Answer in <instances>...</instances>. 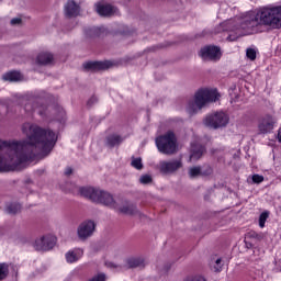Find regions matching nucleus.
Wrapping results in <instances>:
<instances>
[{
  "mask_svg": "<svg viewBox=\"0 0 281 281\" xmlns=\"http://www.w3.org/2000/svg\"><path fill=\"white\" fill-rule=\"evenodd\" d=\"M22 133L24 140L0 142V172L20 170L21 164L50 154L58 139L56 133L32 123H24Z\"/></svg>",
  "mask_w": 281,
  "mask_h": 281,
  "instance_id": "1",
  "label": "nucleus"
},
{
  "mask_svg": "<svg viewBox=\"0 0 281 281\" xmlns=\"http://www.w3.org/2000/svg\"><path fill=\"white\" fill-rule=\"evenodd\" d=\"M79 192L81 196L89 199L92 203L105 205V207L115 210V212H120L121 214H133L134 212H137V207L133 203L115 200V198L105 190L93 187H82Z\"/></svg>",
  "mask_w": 281,
  "mask_h": 281,
  "instance_id": "2",
  "label": "nucleus"
},
{
  "mask_svg": "<svg viewBox=\"0 0 281 281\" xmlns=\"http://www.w3.org/2000/svg\"><path fill=\"white\" fill-rule=\"evenodd\" d=\"M248 25H267L271 30H281V5L259 9Z\"/></svg>",
  "mask_w": 281,
  "mask_h": 281,
  "instance_id": "3",
  "label": "nucleus"
},
{
  "mask_svg": "<svg viewBox=\"0 0 281 281\" xmlns=\"http://www.w3.org/2000/svg\"><path fill=\"white\" fill-rule=\"evenodd\" d=\"M220 98L221 94L216 89L202 88L195 92L193 100L189 101L187 113L194 115L198 111H201L203 106L210 104V102H216Z\"/></svg>",
  "mask_w": 281,
  "mask_h": 281,
  "instance_id": "4",
  "label": "nucleus"
},
{
  "mask_svg": "<svg viewBox=\"0 0 281 281\" xmlns=\"http://www.w3.org/2000/svg\"><path fill=\"white\" fill-rule=\"evenodd\" d=\"M223 32H228V41H236L247 34V15L236 16L221 24Z\"/></svg>",
  "mask_w": 281,
  "mask_h": 281,
  "instance_id": "5",
  "label": "nucleus"
},
{
  "mask_svg": "<svg viewBox=\"0 0 281 281\" xmlns=\"http://www.w3.org/2000/svg\"><path fill=\"white\" fill-rule=\"evenodd\" d=\"M204 126L207 128H213L214 131L218 128H225L229 124V114L220 111L207 114L203 120Z\"/></svg>",
  "mask_w": 281,
  "mask_h": 281,
  "instance_id": "6",
  "label": "nucleus"
},
{
  "mask_svg": "<svg viewBox=\"0 0 281 281\" xmlns=\"http://www.w3.org/2000/svg\"><path fill=\"white\" fill-rule=\"evenodd\" d=\"M156 146L159 153H164V155H172L177 150V137H175V133L168 132L164 136L156 138Z\"/></svg>",
  "mask_w": 281,
  "mask_h": 281,
  "instance_id": "7",
  "label": "nucleus"
},
{
  "mask_svg": "<svg viewBox=\"0 0 281 281\" xmlns=\"http://www.w3.org/2000/svg\"><path fill=\"white\" fill-rule=\"evenodd\" d=\"M57 241L58 239L56 238V235L46 234L37 237L33 243V247L36 251H50V249L56 247Z\"/></svg>",
  "mask_w": 281,
  "mask_h": 281,
  "instance_id": "8",
  "label": "nucleus"
},
{
  "mask_svg": "<svg viewBox=\"0 0 281 281\" xmlns=\"http://www.w3.org/2000/svg\"><path fill=\"white\" fill-rule=\"evenodd\" d=\"M277 124L278 120H276L271 114L260 116L257 125L259 135H269V133H273Z\"/></svg>",
  "mask_w": 281,
  "mask_h": 281,
  "instance_id": "9",
  "label": "nucleus"
},
{
  "mask_svg": "<svg viewBox=\"0 0 281 281\" xmlns=\"http://www.w3.org/2000/svg\"><path fill=\"white\" fill-rule=\"evenodd\" d=\"M93 232H95V222L91 220L82 222L77 228L78 238L81 240H87L93 236Z\"/></svg>",
  "mask_w": 281,
  "mask_h": 281,
  "instance_id": "10",
  "label": "nucleus"
},
{
  "mask_svg": "<svg viewBox=\"0 0 281 281\" xmlns=\"http://www.w3.org/2000/svg\"><path fill=\"white\" fill-rule=\"evenodd\" d=\"M181 166H183L181 159H173L160 161L158 168L164 175H172V172H177Z\"/></svg>",
  "mask_w": 281,
  "mask_h": 281,
  "instance_id": "11",
  "label": "nucleus"
},
{
  "mask_svg": "<svg viewBox=\"0 0 281 281\" xmlns=\"http://www.w3.org/2000/svg\"><path fill=\"white\" fill-rule=\"evenodd\" d=\"M223 53L218 46H205L200 50L203 60H220Z\"/></svg>",
  "mask_w": 281,
  "mask_h": 281,
  "instance_id": "12",
  "label": "nucleus"
},
{
  "mask_svg": "<svg viewBox=\"0 0 281 281\" xmlns=\"http://www.w3.org/2000/svg\"><path fill=\"white\" fill-rule=\"evenodd\" d=\"M95 11L100 16H111L117 14V9L109 3L99 2L95 4Z\"/></svg>",
  "mask_w": 281,
  "mask_h": 281,
  "instance_id": "13",
  "label": "nucleus"
},
{
  "mask_svg": "<svg viewBox=\"0 0 281 281\" xmlns=\"http://www.w3.org/2000/svg\"><path fill=\"white\" fill-rule=\"evenodd\" d=\"M82 256H85V250L81 248H74L66 252L65 258L68 265H74V262H78Z\"/></svg>",
  "mask_w": 281,
  "mask_h": 281,
  "instance_id": "14",
  "label": "nucleus"
},
{
  "mask_svg": "<svg viewBox=\"0 0 281 281\" xmlns=\"http://www.w3.org/2000/svg\"><path fill=\"white\" fill-rule=\"evenodd\" d=\"M127 269H136L137 267H146V259L144 257H128L125 260Z\"/></svg>",
  "mask_w": 281,
  "mask_h": 281,
  "instance_id": "15",
  "label": "nucleus"
},
{
  "mask_svg": "<svg viewBox=\"0 0 281 281\" xmlns=\"http://www.w3.org/2000/svg\"><path fill=\"white\" fill-rule=\"evenodd\" d=\"M66 16H78L80 14V5L76 1L70 0L65 5Z\"/></svg>",
  "mask_w": 281,
  "mask_h": 281,
  "instance_id": "16",
  "label": "nucleus"
},
{
  "mask_svg": "<svg viewBox=\"0 0 281 281\" xmlns=\"http://www.w3.org/2000/svg\"><path fill=\"white\" fill-rule=\"evenodd\" d=\"M204 150L205 148L201 146V144L192 143L190 161H196V159H201V156L203 155Z\"/></svg>",
  "mask_w": 281,
  "mask_h": 281,
  "instance_id": "17",
  "label": "nucleus"
},
{
  "mask_svg": "<svg viewBox=\"0 0 281 281\" xmlns=\"http://www.w3.org/2000/svg\"><path fill=\"white\" fill-rule=\"evenodd\" d=\"M85 69H89L90 71H100V69H106L109 67V63L104 61H88L83 64Z\"/></svg>",
  "mask_w": 281,
  "mask_h": 281,
  "instance_id": "18",
  "label": "nucleus"
},
{
  "mask_svg": "<svg viewBox=\"0 0 281 281\" xmlns=\"http://www.w3.org/2000/svg\"><path fill=\"white\" fill-rule=\"evenodd\" d=\"M3 80H7L8 82H19L23 79V76L19 71H10L3 75Z\"/></svg>",
  "mask_w": 281,
  "mask_h": 281,
  "instance_id": "19",
  "label": "nucleus"
},
{
  "mask_svg": "<svg viewBox=\"0 0 281 281\" xmlns=\"http://www.w3.org/2000/svg\"><path fill=\"white\" fill-rule=\"evenodd\" d=\"M54 60V55L50 53H41L37 56V63L38 65H49Z\"/></svg>",
  "mask_w": 281,
  "mask_h": 281,
  "instance_id": "20",
  "label": "nucleus"
},
{
  "mask_svg": "<svg viewBox=\"0 0 281 281\" xmlns=\"http://www.w3.org/2000/svg\"><path fill=\"white\" fill-rule=\"evenodd\" d=\"M210 267L213 271H221V269H223V260L221 257L213 256L210 261Z\"/></svg>",
  "mask_w": 281,
  "mask_h": 281,
  "instance_id": "21",
  "label": "nucleus"
},
{
  "mask_svg": "<svg viewBox=\"0 0 281 281\" xmlns=\"http://www.w3.org/2000/svg\"><path fill=\"white\" fill-rule=\"evenodd\" d=\"M124 142V138L117 134L110 135L108 137V146H120Z\"/></svg>",
  "mask_w": 281,
  "mask_h": 281,
  "instance_id": "22",
  "label": "nucleus"
},
{
  "mask_svg": "<svg viewBox=\"0 0 281 281\" xmlns=\"http://www.w3.org/2000/svg\"><path fill=\"white\" fill-rule=\"evenodd\" d=\"M257 56H258V48L256 47L247 48L248 60H256Z\"/></svg>",
  "mask_w": 281,
  "mask_h": 281,
  "instance_id": "23",
  "label": "nucleus"
},
{
  "mask_svg": "<svg viewBox=\"0 0 281 281\" xmlns=\"http://www.w3.org/2000/svg\"><path fill=\"white\" fill-rule=\"evenodd\" d=\"M139 183H142L143 186H150V183H153V176L150 175L140 176Z\"/></svg>",
  "mask_w": 281,
  "mask_h": 281,
  "instance_id": "24",
  "label": "nucleus"
},
{
  "mask_svg": "<svg viewBox=\"0 0 281 281\" xmlns=\"http://www.w3.org/2000/svg\"><path fill=\"white\" fill-rule=\"evenodd\" d=\"M131 165L136 170H142L144 168V164L142 162V158H132Z\"/></svg>",
  "mask_w": 281,
  "mask_h": 281,
  "instance_id": "25",
  "label": "nucleus"
},
{
  "mask_svg": "<svg viewBox=\"0 0 281 281\" xmlns=\"http://www.w3.org/2000/svg\"><path fill=\"white\" fill-rule=\"evenodd\" d=\"M267 218H269V212L265 211L259 216V227H265V224L267 223Z\"/></svg>",
  "mask_w": 281,
  "mask_h": 281,
  "instance_id": "26",
  "label": "nucleus"
},
{
  "mask_svg": "<svg viewBox=\"0 0 281 281\" xmlns=\"http://www.w3.org/2000/svg\"><path fill=\"white\" fill-rule=\"evenodd\" d=\"M189 175L192 179H194V177H199V175H201V167H192L189 170Z\"/></svg>",
  "mask_w": 281,
  "mask_h": 281,
  "instance_id": "27",
  "label": "nucleus"
},
{
  "mask_svg": "<svg viewBox=\"0 0 281 281\" xmlns=\"http://www.w3.org/2000/svg\"><path fill=\"white\" fill-rule=\"evenodd\" d=\"M8 276V266L5 263H0V280H3Z\"/></svg>",
  "mask_w": 281,
  "mask_h": 281,
  "instance_id": "28",
  "label": "nucleus"
},
{
  "mask_svg": "<svg viewBox=\"0 0 281 281\" xmlns=\"http://www.w3.org/2000/svg\"><path fill=\"white\" fill-rule=\"evenodd\" d=\"M56 120H58V122H63L65 120V110L63 108L57 109Z\"/></svg>",
  "mask_w": 281,
  "mask_h": 281,
  "instance_id": "29",
  "label": "nucleus"
},
{
  "mask_svg": "<svg viewBox=\"0 0 281 281\" xmlns=\"http://www.w3.org/2000/svg\"><path fill=\"white\" fill-rule=\"evenodd\" d=\"M262 181H265V177H262L260 175H254L252 176V182L254 183H262Z\"/></svg>",
  "mask_w": 281,
  "mask_h": 281,
  "instance_id": "30",
  "label": "nucleus"
},
{
  "mask_svg": "<svg viewBox=\"0 0 281 281\" xmlns=\"http://www.w3.org/2000/svg\"><path fill=\"white\" fill-rule=\"evenodd\" d=\"M105 280H106V276H104L103 273H100L93 277L92 279H90L89 281H105Z\"/></svg>",
  "mask_w": 281,
  "mask_h": 281,
  "instance_id": "31",
  "label": "nucleus"
},
{
  "mask_svg": "<svg viewBox=\"0 0 281 281\" xmlns=\"http://www.w3.org/2000/svg\"><path fill=\"white\" fill-rule=\"evenodd\" d=\"M184 281H205V278L201 276H195V277H189Z\"/></svg>",
  "mask_w": 281,
  "mask_h": 281,
  "instance_id": "32",
  "label": "nucleus"
},
{
  "mask_svg": "<svg viewBox=\"0 0 281 281\" xmlns=\"http://www.w3.org/2000/svg\"><path fill=\"white\" fill-rule=\"evenodd\" d=\"M11 25H21V18H14L11 20Z\"/></svg>",
  "mask_w": 281,
  "mask_h": 281,
  "instance_id": "33",
  "label": "nucleus"
},
{
  "mask_svg": "<svg viewBox=\"0 0 281 281\" xmlns=\"http://www.w3.org/2000/svg\"><path fill=\"white\" fill-rule=\"evenodd\" d=\"M278 142L281 144V127L278 131Z\"/></svg>",
  "mask_w": 281,
  "mask_h": 281,
  "instance_id": "34",
  "label": "nucleus"
},
{
  "mask_svg": "<svg viewBox=\"0 0 281 281\" xmlns=\"http://www.w3.org/2000/svg\"><path fill=\"white\" fill-rule=\"evenodd\" d=\"M93 102H95V98H92L88 101V104H93Z\"/></svg>",
  "mask_w": 281,
  "mask_h": 281,
  "instance_id": "35",
  "label": "nucleus"
},
{
  "mask_svg": "<svg viewBox=\"0 0 281 281\" xmlns=\"http://www.w3.org/2000/svg\"><path fill=\"white\" fill-rule=\"evenodd\" d=\"M9 212H10L11 214H15L16 210H12V207L9 206Z\"/></svg>",
  "mask_w": 281,
  "mask_h": 281,
  "instance_id": "36",
  "label": "nucleus"
},
{
  "mask_svg": "<svg viewBox=\"0 0 281 281\" xmlns=\"http://www.w3.org/2000/svg\"><path fill=\"white\" fill-rule=\"evenodd\" d=\"M65 172H66V175H71V172H72V171H71V168L66 169Z\"/></svg>",
  "mask_w": 281,
  "mask_h": 281,
  "instance_id": "37",
  "label": "nucleus"
}]
</instances>
